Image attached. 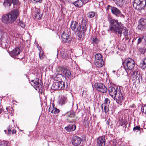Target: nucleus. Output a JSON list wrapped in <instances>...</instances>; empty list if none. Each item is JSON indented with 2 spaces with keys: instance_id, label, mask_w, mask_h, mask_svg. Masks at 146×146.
Returning <instances> with one entry per match:
<instances>
[{
  "instance_id": "8",
  "label": "nucleus",
  "mask_w": 146,
  "mask_h": 146,
  "mask_svg": "<svg viewBox=\"0 0 146 146\" xmlns=\"http://www.w3.org/2000/svg\"><path fill=\"white\" fill-rule=\"evenodd\" d=\"M124 95L123 92L120 90L117 91V93L113 98L117 103L120 104L122 103L124 99Z\"/></svg>"
},
{
  "instance_id": "53",
  "label": "nucleus",
  "mask_w": 146,
  "mask_h": 146,
  "mask_svg": "<svg viewBox=\"0 0 146 146\" xmlns=\"http://www.w3.org/2000/svg\"><path fill=\"white\" fill-rule=\"evenodd\" d=\"M119 146H124V145L123 144H121Z\"/></svg>"
},
{
  "instance_id": "2",
  "label": "nucleus",
  "mask_w": 146,
  "mask_h": 146,
  "mask_svg": "<svg viewBox=\"0 0 146 146\" xmlns=\"http://www.w3.org/2000/svg\"><path fill=\"white\" fill-rule=\"evenodd\" d=\"M109 22V29L110 31L118 33H121V29L123 26L121 22L118 21L117 20L111 19L110 20Z\"/></svg>"
},
{
  "instance_id": "56",
  "label": "nucleus",
  "mask_w": 146,
  "mask_h": 146,
  "mask_svg": "<svg viewBox=\"0 0 146 146\" xmlns=\"http://www.w3.org/2000/svg\"><path fill=\"white\" fill-rule=\"evenodd\" d=\"M109 119H108V121H108V122H109Z\"/></svg>"
},
{
  "instance_id": "32",
  "label": "nucleus",
  "mask_w": 146,
  "mask_h": 146,
  "mask_svg": "<svg viewBox=\"0 0 146 146\" xmlns=\"http://www.w3.org/2000/svg\"><path fill=\"white\" fill-rule=\"evenodd\" d=\"M6 33L0 30V42H1L5 37V36L6 35Z\"/></svg>"
},
{
  "instance_id": "20",
  "label": "nucleus",
  "mask_w": 146,
  "mask_h": 146,
  "mask_svg": "<svg viewBox=\"0 0 146 146\" xmlns=\"http://www.w3.org/2000/svg\"><path fill=\"white\" fill-rule=\"evenodd\" d=\"M52 105V107H50L49 108V111L51 113H54V114L58 113L60 111L59 110L55 107L54 105L53 104Z\"/></svg>"
},
{
  "instance_id": "39",
  "label": "nucleus",
  "mask_w": 146,
  "mask_h": 146,
  "mask_svg": "<svg viewBox=\"0 0 146 146\" xmlns=\"http://www.w3.org/2000/svg\"><path fill=\"white\" fill-rule=\"evenodd\" d=\"M140 127L139 126H136L133 128V131L135 132H137L138 131L140 130Z\"/></svg>"
},
{
  "instance_id": "30",
  "label": "nucleus",
  "mask_w": 146,
  "mask_h": 146,
  "mask_svg": "<svg viewBox=\"0 0 146 146\" xmlns=\"http://www.w3.org/2000/svg\"><path fill=\"white\" fill-rule=\"evenodd\" d=\"M102 56L99 53L96 54L95 56V61L102 60Z\"/></svg>"
},
{
  "instance_id": "54",
  "label": "nucleus",
  "mask_w": 146,
  "mask_h": 146,
  "mask_svg": "<svg viewBox=\"0 0 146 146\" xmlns=\"http://www.w3.org/2000/svg\"><path fill=\"white\" fill-rule=\"evenodd\" d=\"M4 132H5V133H6V130H4Z\"/></svg>"
},
{
  "instance_id": "34",
  "label": "nucleus",
  "mask_w": 146,
  "mask_h": 146,
  "mask_svg": "<svg viewBox=\"0 0 146 146\" xmlns=\"http://www.w3.org/2000/svg\"><path fill=\"white\" fill-rule=\"evenodd\" d=\"M115 3L118 6H121L123 4L124 1L123 0H116Z\"/></svg>"
},
{
  "instance_id": "26",
  "label": "nucleus",
  "mask_w": 146,
  "mask_h": 146,
  "mask_svg": "<svg viewBox=\"0 0 146 146\" xmlns=\"http://www.w3.org/2000/svg\"><path fill=\"white\" fill-rule=\"evenodd\" d=\"M104 63L103 60L95 61V64L98 67H101L102 66L104 65Z\"/></svg>"
},
{
  "instance_id": "37",
  "label": "nucleus",
  "mask_w": 146,
  "mask_h": 146,
  "mask_svg": "<svg viewBox=\"0 0 146 146\" xmlns=\"http://www.w3.org/2000/svg\"><path fill=\"white\" fill-rule=\"evenodd\" d=\"M18 25L23 28L25 27V23L22 21H19L18 23Z\"/></svg>"
},
{
  "instance_id": "29",
  "label": "nucleus",
  "mask_w": 146,
  "mask_h": 146,
  "mask_svg": "<svg viewBox=\"0 0 146 146\" xmlns=\"http://www.w3.org/2000/svg\"><path fill=\"white\" fill-rule=\"evenodd\" d=\"M143 69L146 68V58H145L144 60L141 62L139 65Z\"/></svg>"
},
{
  "instance_id": "52",
  "label": "nucleus",
  "mask_w": 146,
  "mask_h": 146,
  "mask_svg": "<svg viewBox=\"0 0 146 146\" xmlns=\"http://www.w3.org/2000/svg\"><path fill=\"white\" fill-rule=\"evenodd\" d=\"M62 77V76L60 75H58L56 76V78H58L61 77Z\"/></svg>"
},
{
  "instance_id": "31",
  "label": "nucleus",
  "mask_w": 146,
  "mask_h": 146,
  "mask_svg": "<svg viewBox=\"0 0 146 146\" xmlns=\"http://www.w3.org/2000/svg\"><path fill=\"white\" fill-rule=\"evenodd\" d=\"M61 55L62 56L63 58L67 59L70 57L68 52H66L64 53H61Z\"/></svg>"
},
{
  "instance_id": "49",
  "label": "nucleus",
  "mask_w": 146,
  "mask_h": 146,
  "mask_svg": "<svg viewBox=\"0 0 146 146\" xmlns=\"http://www.w3.org/2000/svg\"><path fill=\"white\" fill-rule=\"evenodd\" d=\"M125 122L123 121H121V126H122L123 124H125Z\"/></svg>"
},
{
  "instance_id": "57",
  "label": "nucleus",
  "mask_w": 146,
  "mask_h": 146,
  "mask_svg": "<svg viewBox=\"0 0 146 146\" xmlns=\"http://www.w3.org/2000/svg\"><path fill=\"white\" fill-rule=\"evenodd\" d=\"M6 109L7 110H7V108H6Z\"/></svg>"
},
{
  "instance_id": "5",
  "label": "nucleus",
  "mask_w": 146,
  "mask_h": 146,
  "mask_svg": "<svg viewBox=\"0 0 146 146\" xmlns=\"http://www.w3.org/2000/svg\"><path fill=\"white\" fill-rule=\"evenodd\" d=\"M145 4V0H134L133 5L136 9L141 10L143 9Z\"/></svg>"
},
{
  "instance_id": "51",
  "label": "nucleus",
  "mask_w": 146,
  "mask_h": 146,
  "mask_svg": "<svg viewBox=\"0 0 146 146\" xmlns=\"http://www.w3.org/2000/svg\"><path fill=\"white\" fill-rule=\"evenodd\" d=\"M83 1H85L86 2H88L90 1L91 0H83Z\"/></svg>"
},
{
  "instance_id": "22",
  "label": "nucleus",
  "mask_w": 146,
  "mask_h": 146,
  "mask_svg": "<svg viewBox=\"0 0 146 146\" xmlns=\"http://www.w3.org/2000/svg\"><path fill=\"white\" fill-rule=\"evenodd\" d=\"M84 2H85V3H87L85 1H83V0H82H82H78L76 1L73 2V4L76 6L80 7L83 5Z\"/></svg>"
},
{
  "instance_id": "44",
  "label": "nucleus",
  "mask_w": 146,
  "mask_h": 146,
  "mask_svg": "<svg viewBox=\"0 0 146 146\" xmlns=\"http://www.w3.org/2000/svg\"><path fill=\"white\" fill-rule=\"evenodd\" d=\"M143 112L146 114V105L144 106L143 108Z\"/></svg>"
},
{
  "instance_id": "41",
  "label": "nucleus",
  "mask_w": 146,
  "mask_h": 146,
  "mask_svg": "<svg viewBox=\"0 0 146 146\" xmlns=\"http://www.w3.org/2000/svg\"><path fill=\"white\" fill-rule=\"evenodd\" d=\"M118 142L116 140H114L113 142V146H116L118 145Z\"/></svg>"
},
{
  "instance_id": "16",
  "label": "nucleus",
  "mask_w": 146,
  "mask_h": 146,
  "mask_svg": "<svg viewBox=\"0 0 146 146\" xmlns=\"http://www.w3.org/2000/svg\"><path fill=\"white\" fill-rule=\"evenodd\" d=\"M70 35V33L68 31L65 30L64 31L61 36L63 42H67L68 41Z\"/></svg>"
},
{
  "instance_id": "27",
  "label": "nucleus",
  "mask_w": 146,
  "mask_h": 146,
  "mask_svg": "<svg viewBox=\"0 0 146 146\" xmlns=\"http://www.w3.org/2000/svg\"><path fill=\"white\" fill-rule=\"evenodd\" d=\"M78 23L76 21H73L72 22L71 24L70 25V27L73 30H75L76 27L78 25Z\"/></svg>"
},
{
  "instance_id": "14",
  "label": "nucleus",
  "mask_w": 146,
  "mask_h": 146,
  "mask_svg": "<svg viewBox=\"0 0 146 146\" xmlns=\"http://www.w3.org/2000/svg\"><path fill=\"white\" fill-rule=\"evenodd\" d=\"M129 73L133 80H135L138 76H139L140 72L137 70L134 71L131 70L129 71Z\"/></svg>"
},
{
  "instance_id": "50",
  "label": "nucleus",
  "mask_w": 146,
  "mask_h": 146,
  "mask_svg": "<svg viewBox=\"0 0 146 146\" xmlns=\"http://www.w3.org/2000/svg\"><path fill=\"white\" fill-rule=\"evenodd\" d=\"M16 131L15 130H13L12 131V134L14 133H16Z\"/></svg>"
},
{
  "instance_id": "1",
  "label": "nucleus",
  "mask_w": 146,
  "mask_h": 146,
  "mask_svg": "<svg viewBox=\"0 0 146 146\" xmlns=\"http://www.w3.org/2000/svg\"><path fill=\"white\" fill-rule=\"evenodd\" d=\"M19 14L18 10H14L8 13L3 15L2 16V21L5 24L12 23L17 18Z\"/></svg>"
},
{
  "instance_id": "23",
  "label": "nucleus",
  "mask_w": 146,
  "mask_h": 146,
  "mask_svg": "<svg viewBox=\"0 0 146 146\" xmlns=\"http://www.w3.org/2000/svg\"><path fill=\"white\" fill-rule=\"evenodd\" d=\"M121 32L120 33H118L121 35L122 33L123 34V35L125 36H127L128 35V30L126 28L124 27L123 26L121 27Z\"/></svg>"
},
{
  "instance_id": "47",
  "label": "nucleus",
  "mask_w": 146,
  "mask_h": 146,
  "mask_svg": "<svg viewBox=\"0 0 146 146\" xmlns=\"http://www.w3.org/2000/svg\"><path fill=\"white\" fill-rule=\"evenodd\" d=\"M143 38L146 41V33L143 34Z\"/></svg>"
},
{
  "instance_id": "28",
  "label": "nucleus",
  "mask_w": 146,
  "mask_h": 146,
  "mask_svg": "<svg viewBox=\"0 0 146 146\" xmlns=\"http://www.w3.org/2000/svg\"><path fill=\"white\" fill-rule=\"evenodd\" d=\"M102 108L103 109H104V111L106 113H108L109 111L108 105L106 104H102Z\"/></svg>"
},
{
  "instance_id": "45",
  "label": "nucleus",
  "mask_w": 146,
  "mask_h": 146,
  "mask_svg": "<svg viewBox=\"0 0 146 146\" xmlns=\"http://www.w3.org/2000/svg\"><path fill=\"white\" fill-rule=\"evenodd\" d=\"M42 0H33L32 1L35 3H36L37 2H40Z\"/></svg>"
},
{
  "instance_id": "18",
  "label": "nucleus",
  "mask_w": 146,
  "mask_h": 146,
  "mask_svg": "<svg viewBox=\"0 0 146 146\" xmlns=\"http://www.w3.org/2000/svg\"><path fill=\"white\" fill-rule=\"evenodd\" d=\"M21 52V50L18 47L15 48L11 51L10 53V55L13 57L19 54Z\"/></svg>"
},
{
  "instance_id": "38",
  "label": "nucleus",
  "mask_w": 146,
  "mask_h": 146,
  "mask_svg": "<svg viewBox=\"0 0 146 146\" xmlns=\"http://www.w3.org/2000/svg\"><path fill=\"white\" fill-rule=\"evenodd\" d=\"M95 16V13L94 12H91L88 14V17L90 18H92Z\"/></svg>"
},
{
  "instance_id": "36",
  "label": "nucleus",
  "mask_w": 146,
  "mask_h": 146,
  "mask_svg": "<svg viewBox=\"0 0 146 146\" xmlns=\"http://www.w3.org/2000/svg\"><path fill=\"white\" fill-rule=\"evenodd\" d=\"M64 69L62 67L58 66L56 68V70L57 72L62 73H63V70Z\"/></svg>"
},
{
  "instance_id": "6",
  "label": "nucleus",
  "mask_w": 146,
  "mask_h": 146,
  "mask_svg": "<svg viewBox=\"0 0 146 146\" xmlns=\"http://www.w3.org/2000/svg\"><path fill=\"white\" fill-rule=\"evenodd\" d=\"M65 86V82L61 81H55L52 86V88L54 90H63Z\"/></svg>"
},
{
  "instance_id": "58",
  "label": "nucleus",
  "mask_w": 146,
  "mask_h": 146,
  "mask_svg": "<svg viewBox=\"0 0 146 146\" xmlns=\"http://www.w3.org/2000/svg\"><path fill=\"white\" fill-rule=\"evenodd\" d=\"M67 87V85H66V87Z\"/></svg>"
},
{
  "instance_id": "43",
  "label": "nucleus",
  "mask_w": 146,
  "mask_h": 146,
  "mask_svg": "<svg viewBox=\"0 0 146 146\" xmlns=\"http://www.w3.org/2000/svg\"><path fill=\"white\" fill-rule=\"evenodd\" d=\"M92 40L93 42L95 44H97L98 42V39L97 38H93L92 39Z\"/></svg>"
},
{
  "instance_id": "7",
  "label": "nucleus",
  "mask_w": 146,
  "mask_h": 146,
  "mask_svg": "<svg viewBox=\"0 0 146 146\" xmlns=\"http://www.w3.org/2000/svg\"><path fill=\"white\" fill-rule=\"evenodd\" d=\"M31 84L36 90L39 92L42 91L43 89L42 83H39L38 78H36L34 80H32Z\"/></svg>"
},
{
  "instance_id": "24",
  "label": "nucleus",
  "mask_w": 146,
  "mask_h": 146,
  "mask_svg": "<svg viewBox=\"0 0 146 146\" xmlns=\"http://www.w3.org/2000/svg\"><path fill=\"white\" fill-rule=\"evenodd\" d=\"M63 74L66 77L68 78L71 77V73L69 70L67 69H64L63 70Z\"/></svg>"
},
{
  "instance_id": "9",
  "label": "nucleus",
  "mask_w": 146,
  "mask_h": 146,
  "mask_svg": "<svg viewBox=\"0 0 146 146\" xmlns=\"http://www.w3.org/2000/svg\"><path fill=\"white\" fill-rule=\"evenodd\" d=\"M95 88L98 91L103 93H106L107 90V88L103 84L97 83L94 85Z\"/></svg>"
},
{
  "instance_id": "42",
  "label": "nucleus",
  "mask_w": 146,
  "mask_h": 146,
  "mask_svg": "<svg viewBox=\"0 0 146 146\" xmlns=\"http://www.w3.org/2000/svg\"><path fill=\"white\" fill-rule=\"evenodd\" d=\"M110 101L109 100L108 98H106L105 100V103L103 104H106L108 105V104L110 103Z\"/></svg>"
},
{
  "instance_id": "55",
  "label": "nucleus",
  "mask_w": 146,
  "mask_h": 146,
  "mask_svg": "<svg viewBox=\"0 0 146 146\" xmlns=\"http://www.w3.org/2000/svg\"><path fill=\"white\" fill-rule=\"evenodd\" d=\"M113 72H115V71H114V70L113 71Z\"/></svg>"
},
{
  "instance_id": "10",
  "label": "nucleus",
  "mask_w": 146,
  "mask_h": 146,
  "mask_svg": "<svg viewBox=\"0 0 146 146\" xmlns=\"http://www.w3.org/2000/svg\"><path fill=\"white\" fill-rule=\"evenodd\" d=\"M120 90V88H118L117 86L114 87L111 86L109 88L108 90L110 95L113 98L117 93V91H119Z\"/></svg>"
},
{
  "instance_id": "40",
  "label": "nucleus",
  "mask_w": 146,
  "mask_h": 146,
  "mask_svg": "<svg viewBox=\"0 0 146 146\" xmlns=\"http://www.w3.org/2000/svg\"><path fill=\"white\" fill-rule=\"evenodd\" d=\"M8 132L7 133V134L8 135H11V134L12 133V131H11V128L10 127V126L8 128Z\"/></svg>"
},
{
  "instance_id": "33",
  "label": "nucleus",
  "mask_w": 146,
  "mask_h": 146,
  "mask_svg": "<svg viewBox=\"0 0 146 146\" xmlns=\"http://www.w3.org/2000/svg\"><path fill=\"white\" fill-rule=\"evenodd\" d=\"M42 16V13H40L39 11H37L34 15L36 19H40Z\"/></svg>"
},
{
  "instance_id": "35",
  "label": "nucleus",
  "mask_w": 146,
  "mask_h": 146,
  "mask_svg": "<svg viewBox=\"0 0 146 146\" xmlns=\"http://www.w3.org/2000/svg\"><path fill=\"white\" fill-rule=\"evenodd\" d=\"M40 51L39 53V58L40 60L43 59L44 57V55L43 51L41 49L40 50V49H39Z\"/></svg>"
},
{
  "instance_id": "3",
  "label": "nucleus",
  "mask_w": 146,
  "mask_h": 146,
  "mask_svg": "<svg viewBox=\"0 0 146 146\" xmlns=\"http://www.w3.org/2000/svg\"><path fill=\"white\" fill-rule=\"evenodd\" d=\"M79 23L80 25H78L75 29V30H73L78 33H80L84 34L87 30L88 27L87 23V20L86 17H83L79 19Z\"/></svg>"
},
{
  "instance_id": "25",
  "label": "nucleus",
  "mask_w": 146,
  "mask_h": 146,
  "mask_svg": "<svg viewBox=\"0 0 146 146\" xmlns=\"http://www.w3.org/2000/svg\"><path fill=\"white\" fill-rule=\"evenodd\" d=\"M67 101V98L65 97H62L58 100V103L60 105H63L65 104Z\"/></svg>"
},
{
  "instance_id": "17",
  "label": "nucleus",
  "mask_w": 146,
  "mask_h": 146,
  "mask_svg": "<svg viewBox=\"0 0 146 146\" xmlns=\"http://www.w3.org/2000/svg\"><path fill=\"white\" fill-rule=\"evenodd\" d=\"M109 7H111V11L113 14L118 17L119 16L121 12L116 7H112L109 5L108 6V8H109Z\"/></svg>"
},
{
  "instance_id": "46",
  "label": "nucleus",
  "mask_w": 146,
  "mask_h": 146,
  "mask_svg": "<svg viewBox=\"0 0 146 146\" xmlns=\"http://www.w3.org/2000/svg\"><path fill=\"white\" fill-rule=\"evenodd\" d=\"M142 39L143 38H139L137 40V43L138 44H139L141 42Z\"/></svg>"
},
{
  "instance_id": "19",
  "label": "nucleus",
  "mask_w": 146,
  "mask_h": 146,
  "mask_svg": "<svg viewBox=\"0 0 146 146\" xmlns=\"http://www.w3.org/2000/svg\"><path fill=\"white\" fill-rule=\"evenodd\" d=\"M18 0H5L3 3L4 5L6 6L7 4L9 6H10L11 3L13 4H17L18 2Z\"/></svg>"
},
{
  "instance_id": "4",
  "label": "nucleus",
  "mask_w": 146,
  "mask_h": 146,
  "mask_svg": "<svg viewBox=\"0 0 146 146\" xmlns=\"http://www.w3.org/2000/svg\"><path fill=\"white\" fill-rule=\"evenodd\" d=\"M124 67L128 74L129 71H130L135 66V62L132 58H126L123 62Z\"/></svg>"
},
{
  "instance_id": "13",
  "label": "nucleus",
  "mask_w": 146,
  "mask_h": 146,
  "mask_svg": "<svg viewBox=\"0 0 146 146\" xmlns=\"http://www.w3.org/2000/svg\"><path fill=\"white\" fill-rule=\"evenodd\" d=\"M82 141V139L78 136H75L72 138V144L75 146H78L80 145Z\"/></svg>"
},
{
  "instance_id": "15",
  "label": "nucleus",
  "mask_w": 146,
  "mask_h": 146,
  "mask_svg": "<svg viewBox=\"0 0 146 146\" xmlns=\"http://www.w3.org/2000/svg\"><path fill=\"white\" fill-rule=\"evenodd\" d=\"M106 139L104 136L99 137L97 140V146H105Z\"/></svg>"
},
{
  "instance_id": "48",
  "label": "nucleus",
  "mask_w": 146,
  "mask_h": 146,
  "mask_svg": "<svg viewBox=\"0 0 146 146\" xmlns=\"http://www.w3.org/2000/svg\"><path fill=\"white\" fill-rule=\"evenodd\" d=\"M140 51L142 52L143 54H144L145 52V50L144 49L141 48L140 49Z\"/></svg>"
},
{
  "instance_id": "12",
  "label": "nucleus",
  "mask_w": 146,
  "mask_h": 146,
  "mask_svg": "<svg viewBox=\"0 0 146 146\" xmlns=\"http://www.w3.org/2000/svg\"><path fill=\"white\" fill-rule=\"evenodd\" d=\"M139 24L138 26V28L141 31L145 30L146 29V19H141L139 20Z\"/></svg>"
},
{
  "instance_id": "11",
  "label": "nucleus",
  "mask_w": 146,
  "mask_h": 146,
  "mask_svg": "<svg viewBox=\"0 0 146 146\" xmlns=\"http://www.w3.org/2000/svg\"><path fill=\"white\" fill-rule=\"evenodd\" d=\"M66 115V116H68V119L70 120V122H73L76 121V117L75 116L74 112L73 111L67 112Z\"/></svg>"
},
{
  "instance_id": "21",
  "label": "nucleus",
  "mask_w": 146,
  "mask_h": 146,
  "mask_svg": "<svg viewBox=\"0 0 146 146\" xmlns=\"http://www.w3.org/2000/svg\"><path fill=\"white\" fill-rule=\"evenodd\" d=\"M75 125H70L65 127V129L68 132H71L74 131L76 129Z\"/></svg>"
}]
</instances>
